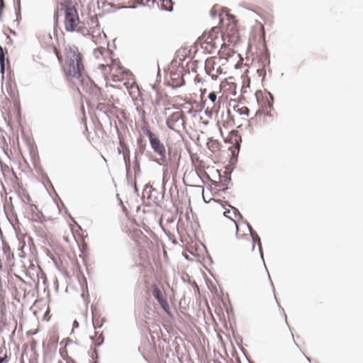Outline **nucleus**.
<instances>
[{"instance_id": "29", "label": "nucleus", "mask_w": 363, "mask_h": 363, "mask_svg": "<svg viewBox=\"0 0 363 363\" xmlns=\"http://www.w3.org/2000/svg\"><path fill=\"white\" fill-rule=\"evenodd\" d=\"M240 147V143H238L237 145H236L237 149L239 150Z\"/></svg>"}, {"instance_id": "10", "label": "nucleus", "mask_w": 363, "mask_h": 363, "mask_svg": "<svg viewBox=\"0 0 363 363\" xmlns=\"http://www.w3.org/2000/svg\"><path fill=\"white\" fill-rule=\"evenodd\" d=\"M215 29V28H212L211 32L208 33V38L206 39L207 44H210L213 38H216V35L214 33Z\"/></svg>"}, {"instance_id": "12", "label": "nucleus", "mask_w": 363, "mask_h": 363, "mask_svg": "<svg viewBox=\"0 0 363 363\" xmlns=\"http://www.w3.org/2000/svg\"><path fill=\"white\" fill-rule=\"evenodd\" d=\"M237 111L239 113L240 115L245 116H248L250 113V110L247 107H242L240 108H238Z\"/></svg>"}, {"instance_id": "19", "label": "nucleus", "mask_w": 363, "mask_h": 363, "mask_svg": "<svg viewBox=\"0 0 363 363\" xmlns=\"http://www.w3.org/2000/svg\"><path fill=\"white\" fill-rule=\"evenodd\" d=\"M268 95L270 98V101H268V106L269 108H271V107H272V105H273L274 97H273L272 94H270L269 92H268Z\"/></svg>"}, {"instance_id": "37", "label": "nucleus", "mask_w": 363, "mask_h": 363, "mask_svg": "<svg viewBox=\"0 0 363 363\" xmlns=\"http://www.w3.org/2000/svg\"><path fill=\"white\" fill-rule=\"evenodd\" d=\"M160 69L158 68V74L160 73Z\"/></svg>"}, {"instance_id": "36", "label": "nucleus", "mask_w": 363, "mask_h": 363, "mask_svg": "<svg viewBox=\"0 0 363 363\" xmlns=\"http://www.w3.org/2000/svg\"><path fill=\"white\" fill-rule=\"evenodd\" d=\"M306 357V359H308V361H309V362H310V359H309L308 357Z\"/></svg>"}, {"instance_id": "3", "label": "nucleus", "mask_w": 363, "mask_h": 363, "mask_svg": "<svg viewBox=\"0 0 363 363\" xmlns=\"http://www.w3.org/2000/svg\"><path fill=\"white\" fill-rule=\"evenodd\" d=\"M143 130L149 139L151 148L160 156V159L155 158L152 160L160 166H167V160L164 145L160 142L159 138L152 133L148 128H144Z\"/></svg>"}, {"instance_id": "26", "label": "nucleus", "mask_w": 363, "mask_h": 363, "mask_svg": "<svg viewBox=\"0 0 363 363\" xmlns=\"http://www.w3.org/2000/svg\"><path fill=\"white\" fill-rule=\"evenodd\" d=\"M36 216L38 218H40V217H43V215L41 211H38L37 213H36Z\"/></svg>"}, {"instance_id": "5", "label": "nucleus", "mask_w": 363, "mask_h": 363, "mask_svg": "<svg viewBox=\"0 0 363 363\" xmlns=\"http://www.w3.org/2000/svg\"><path fill=\"white\" fill-rule=\"evenodd\" d=\"M245 223L247 225L248 230L250 233V236L252 237V239L254 242H257L258 247H259V251L260 252V255L262 259L264 260L263 257V253L262 251V245H261V240L260 238L258 236V235L256 233V232L252 229V226L247 221H245Z\"/></svg>"}, {"instance_id": "27", "label": "nucleus", "mask_w": 363, "mask_h": 363, "mask_svg": "<svg viewBox=\"0 0 363 363\" xmlns=\"http://www.w3.org/2000/svg\"><path fill=\"white\" fill-rule=\"evenodd\" d=\"M223 12H228V9L227 8H224V9H223Z\"/></svg>"}, {"instance_id": "14", "label": "nucleus", "mask_w": 363, "mask_h": 363, "mask_svg": "<svg viewBox=\"0 0 363 363\" xmlns=\"http://www.w3.org/2000/svg\"><path fill=\"white\" fill-rule=\"evenodd\" d=\"M135 164H134V172H135V174H140V164H139V162L137 160V156L135 155Z\"/></svg>"}, {"instance_id": "1", "label": "nucleus", "mask_w": 363, "mask_h": 363, "mask_svg": "<svg viewBox=\"0 0 363 363\" xmlns=\"http://www.w3.org/2000/svg\"><path fill=\"white\" fill-rule=\"evenodd\" d=\"M66 66V74L80 80V77H82L84 65L82 56L76 46H70L67 49Z\"/></svg>"}, {"instance_id": "17", "label": "nucleus", "mask_w": 363, "mask_h": 363, "mask_svg": "<svg viewBox=\"0 0 363 363\" xmlns=\"http://www.w3.org/2000/svg\"><path fill=\"white\" fill-rule=\"evenodd\" d=\"M230 207L233 210V213H234L235 216H236V217L238 216L240 219L243 218L242 214L240 213V211L236 208L233 207L231 206H230Z\"/></svg>"}, {"instance_id": "22", "label": "nucleus", "mask_w": 363, "mask_h": 363, "mask_svg": "<svg viewBox=\"0 0 363 363\" xmlns=\"http://www.w3.org/2000/svg\"><path fill=\"white\" fill-rule=\"evenodd\" d=\"M0 71L2 74L4 73L5 71V62L4 63H0Z\"/></svg>"}, {"instance_id": "11", "label": "nucleus", "mask_w": 363, "mask_h": 363, "mask_svg": "<svg viewBox=\"0 0 363 363\" xmlns=\"http://www.w3.org/2000/svg\"><path fill=\"white\" fill-rule=\"evenodd\" d=\"M229 213H230V210H226V211H224L223 215H224V216H225V217H228V218H230L233 221V223L235 224V226H236V237H237V238L240 239V236H239V235H238V225H237V223H236L235 220H233V218H231L228 216V214H229Z\"/></svg>"}, {"instance_id": "9", "label": "nucleus", "mask_w": 363, "mask_h": 363, "mask_svg": "<svg viewBox=\"0 0 363 363\" xmlns=\"http://www.w3.org/2000/svg\"><path fill=\"white\" fill-rule=\"evenodd\" d=\"M123 158L124 162L126 167L127 173L128 174L130 169V155H129V151L127 152H123Z\"/></svg>"}, {"instance_id": "24", "label": "nucleus", "mask_w": 363, "mask_h": 363, "mask_svg": "<svg viewBox=\"0 0 363 363\" xmlns=\"http://www.w3.org/2000/svg\"><path fill=\"white\" fill-rule=\"evenodd\" d=\"M257 72L259 73V75L263 74V77H264L266 74V71L264 69H262V70L258 69Z\"/></svg>"}, {"instance_id": "25", "label": "nucleus", "mask_w": 363, "mask_h": 363, "mask_svg": "<svg viewBox=\"0 0 363 363\" xmlns=\"http://www.w3.org/2000/svg\"><path fill=\"white\" fill-rule=\"evenodd\" d=\"M79 327V323L75 320L73 322V328H77Z\"/></svg>"}, {"instance_id": "34", "label": "nucleus", "mask_w": 363, "mask_h": 363, "mask_svg": "<svg viewBox=\"0 0 363 363\" xmlns=\"http://www.w3.org/2000/svg\"><path fill=\"white\" fill-rule=\"evenodd\" d=\"M212 79H216V77L212 76Z\"/></svg>"}, {"instance_id": "15", "label": "nucleus", "mask_w": 363, "mask_h": 363, "mask_svg": "<svg viewBox=\"0 0 363 363\" xmlns=\"http://www.w3.org/2000/svg\"><path fill=\"white\" fill-rule=\"evenodd\" d=\"M216 99H217V95H216V92L212 91V92L209 93V94H208V99L211 102H215Z\"/></svg>"}, {"instance_id": "31", "label": "nucleus", "mask_w": 363, "mask_h": 363, "mask_svg": "<svg viewBox=\"0 0 363 363\" xmlns=\"http://www.w3.org/2000/svg\"><path fill=\"white\" fill-rule=\"evenodd\" d=\"M118 152L119 154L121 153V150L119 147L118 148Z\"/></svg>"}, {"instance_id": "32", "label": "nucleus", "mask_w": 363, "mask_h": 363, "mask_svg": "<svg viewBox=\"0 0 363 363\" xmlns=\"http://www.w3.org/2000/svg\"><path fill=\"white\" fill-rule=\"evenodd\" d=\"M98 98H99V99L104 100V97H100L99 96H98Z\"/></svg>"}, {"instance_id": "7", "label": "nucleus", "mask_w": 363, "mask_h": 363, "mask_svg": "<svg viewBox=\"0 0 363 363\" xmlns=\"http://www.w3.org/2000/svg\"><path fill=\"white\" fill-rule=\"evenodd\" d=\"M162 1L161 4V9L171 12L173 11V2L172 0H160Z\"/></svg>"}, {"instance_id": "18", "label": "nucleus", "mask_w": 363, "mask_h": 363, "mask_svg": "<svg viewBox=\"0 0 363 363\" xmlns=\"http://www.w3.org/2000/svg\"><path fill=\"white\" fill-rule=\"evenodd\" d=\"M94 90L93 91V93L98 96V94H100L101 93V89L98 87L96 84H93Z\"/></svg>"}, {"instance_id": "33", "label": "nucleus", "mask_w": 363, "mask_h": 363, "mask_svg": "<svg viewBox=\"0 0 363 363\" xmlns=\"http://www.w3.org/2000/svg\"><path fill=\"white\" fill-rule=\"evenodd\" d=\"M135 191H138V189H137L136 185H135Z\"/></svg>"}, {"instance_id": "20", "label": "nucleus", "mask_w": 363, "mask_h": 363, "mask_svg": "<svg viewBox=\"0 0 363 363\" xmlns=\"http://www.w3.org/2000/svg\"><path fill=\"white\" fill-rule=\"evenodd\" d=\"M211 16L214 18L216 17V14H217V10L216 9V6H213L211 10Z\"/></svg>"}, {"instance_id": "16", "label": "nucleus", "mask_w": 363, "mask_h": 363, "mask_svg": "<svg viewBox=\"0 0 363 363\" xmlns=\"http://www.w3.org/2000/svg\"><path fill=\"white\" fill-rule=\"evenodd\" d=\"M5 55L6 52H4V49H0V63H4L5 62Z\"/></svg>"}, {"instance_id": "6", "label": "nucleus", "mask_w": 363, "mask_h": 363, "mask_svg": "<svg viewBox=\"0 0 363 363\" xmlns=\"http://www.w3.org/2000/svg\"><path fill=\"white\" fill-rule=\"evenodd\" d=\"M173 123L177 125V128L182 126H184V119L183 117V114L180 112H177L173 113L169 117Z\"/></svg>"}, {"instance_id": "21", "label": "nucleus", "mask_w": 363, "mask_h": 363, "mask_svg": "<svg viewBox=\"0 0 363 363\" xmlns=\"http://www.w3.org/2000/svg\"><path fill=\"white\" fill-rule=\"evenodd\" d=\"M9 362V358L6 355L4 357H0V363H7Z\"/></svg>"}, {"instance_id": "8", "label": "nucleus", "mask_w": 363, "mask_h": 363, "mask_svg": "<svg viewBox=\"0 0 363 363\" xmlns=\"http://www.w3.org/2000/svg\"><path fill=\"white\" fill-rule=\"evenodd\" d=\"M104 53H108V50L104 48H96L94 50V55L96 59H99Z\"/></svg>"}, {"instance_id": "2", "label": "nucleus", "mask_w": 363, "mask_h": 363, "mask_svg": "<svg viewBox=\"0 0 363 363\" xmlns=\"http://www.w3.org/2000/svg\"><path fill=\"white\" fill-rule=\"evenodd\" d=\"M62 9L65 10V29L67 32H74L80 23L78 11L72 3L61 4Z\"/></svg>"}, {"instance_id": "23", "label": "nucleus", "mask_w": 363, "mask_h": 363, "mask_svg": "<svg viewBox=\"0 0 363 363\" xmlns=\"http://www.w3.org/2000/svg\"><path fill=\"white\" fill-rule=\"evenodd\" d=\"M5 7L4 0H0V11H3Z\"/></svg>"}, {"instance_id": "28", "label": "nucleus", "mask_w": 363, "mask_h": 363, "mask_svg": "<svg viewBox=\"0 0 363 363\" xmlns=\"http://www.w3.org/2000/svg\"><path fill=\"white\" fill-rule=\"evenodd\" d=\"M3 11H0V20H1Z\"/></svg>"}, {"instance_id": "4", "label": "nucleus", "mask_w": 363, "mask_h": 363, "mask_svg": "<svg viewBox=\"0 0 363 363\" xmlns=\"http://www.w3.org/2000/svg\"><path fill=\"white\" fill-rule=\"evenodd\" d=\"M152 293V296L158 301L161 307L167 311L169 309V304L164 298L161 290L156 284H153Z\"/></svg>"}, {"instance_id": "35", "label": "nucleus", "mask_w": 363, "mask_h": 363, "mask_svg": "<svg viewBox=\"0 0 363 363\" xmlns=\"http://www.w3.org/2000/svg\"><path fill=\"white\" fill-rule=\"evenodd\" d=\"M229 17H230V18H234V16H231V15H229Z\"/></svg>"}, {"instance_id": "30", "label": "nucleus", "mask_w": 363, "mask_h": 363, "mask_svg": "<svg viewBox=\"0 0 363 363\" xmlns=\"http://www.w3.org/2000/svg\"><path fill=\"white\" fill-rule=\"evenodd\" d=\"M225 181H227V182H230V177H227V178H226V179H225Z\"/></svg>"}, {"instance_id": "13", "label": "nucleus", "mask_w": 363, "mask_h": 363, "mask_svg": "<svg viewBox=\"0 0 363 363\" xmlns=\"http://www.w3.org/2000/svg\"><path fill=\"white\" fill-rule=\"evenodd\" d=\"M166 123L169 129L176 130L177 125L174 124V123H173V121H172L169 118H167Z\"/></svg>"}]
</instances>
